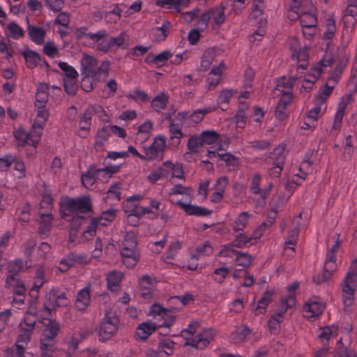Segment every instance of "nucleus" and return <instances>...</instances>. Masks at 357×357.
<instances>
[{"instance_id":"nucleus-6","label":"nucleus","mask_w":357,"mask_h":357,"mask_svg":"<svg viewBox=\"0 0 357 357\" xmlns=\"http://www.w3.org/2000/svg\"><path fill=\"white\" fill-rule=\"evenodd\" d=\"M198 327V322L192 321L189 324L188 328L183 333H188L190 335L189 337L185 336L186 345L192 346L198 349H203L213 340L215 333L212 328H206L197 333Z\"/></svg>"},{"instance_id":"nucleus-17","label":"nucleus","mask_w":357,"mask_h":357,"mask_svg":"<svg viewBox=\"0 0 357 357\" xmlns=\"http://www.w3.org/2000/svg\"><path fill=\"white\" fill-rule=\"evenodd\" d=\"M121 255L123 259V264L128 268L134 267L139 258L137 249V243L122 242Z\"/></svg>"},{"instance_id":"nucleus-3","label":"nucleus","mask_w":357,"mask_h":357,"mask_svg":"<svg viewBox=\"0 0 357 357\" xmlns=\"http://www.w3.org/2000/svg\"><path fill=\"white\" fill-rule=\"evenodd\" d=\"M61 217L66 221L70 222L76 218H83V214L91 211V204L88 197L77 198L65 197L60 201Z\"/></svg>"},{"instance_id":"nucleus-50","label":"nucleus","mask_w":357,"mask_h":357,"mask_svg":"<svg viewBox=\"0 0 357 357\" xmlns=\"http://www.w3.org/2000/svg\"><path fill=\"white\" fill-rule=\"evenodd\" d=\"M258 238H259L255 237V232L253 233V236L251 237H248L245 234H240L234 240L232 244L233 245L238 248L249 246L250 245L255 243L257 242V239Z\"/></svg>"},{"instance_id":"nucleus-22","label":"nucleus","mask_w":357,"mask_h":357,"mask_svg":"<svg viewBox=\"0 0 357 357\" xmlns=\"http://www.w3.org/2000/svg\"><path fill=\"white\" fill-rule=\"evenodd\" d=\"M36 130L32 127L29 132H26L25 130L22 128H19L14 131L13 135L18 146H24L25 145H31L33 147H36L40 139L35 142L34 137L36 134Z\"/></svg>"},{"instance_id":"nucleus-31","label":"nucleus","mask_w":357,"mask_h":357,"mask_svg":"<svg viewBox=\"0 0 357 357\" xmlns=\"http://www.w3.org/2000/svg\"><path fill=\"white\" fill-rule=\"evenodd\" d=\"M90 302L91 288L90 286H86L78 291L75 303V308L80 312H84L89 305Z\"/></svg>"},{"instance_id":"nucleus-52","label":"nucleus","mask_w":357,"mask_h":357,"mask_svg":"<svg viewBox=\"0 0 357 357\" xmlns=\"http://www.w3.org/2000/svg\"><path fill=\"white\" fill-rule=\"evenodd\" d=\"M217 155L219 156L222 160L225 162L227 165L234 167L237 164L236 159L230 153H219L217 151H208L207 157L208 158L211 159Z\"/></svg>"},{"instance_id":"nucleus-58","label":"nucleus","mask_w":357,"mask_h":357,"mask_svg":"<svg viewBox=\"0 0 357 357\" xmlns=\"http://www.w3.org/2000/svg\"><path fill=\"white\" fill-rule=\"evenodd\" d=\"M272 294L269 291H266L261 298L259 300L257 307L255 310V314H263L265 312L266 308L271 301Z\"/></svg>"},{"instance_id":"nucleus-39","label":"nucleus","mask_w":357,"mask_h":357,"mask_svg":"<svg viewBox=\"0 0 357 357\" xmlns=\"http://www.w3.org/2000/svg\"><path fill=\"white\" fill-rule=\"evenodd\" d=\"M24 266L23 260L21 259H17L13 261H11L8 263V275L6 278V282L11 283L15 282L16 280H18L17 275L20 271L22 269Z\"/></svg>"},{"instance_id":"nucleus-37","label":"nucleus","mask_w":357,"mask_h":357,"mask_svg":"<svg viewBox=\"0 0 357 357\" xmlns=\"http://www.w3.org/2000/svg\"><path fill=\"white\" fill-rule=\"evenodd\" d=\"M153 123L151 121H146L139 126L136 134V139L140 144L146 142L151 137Z\"/></svg>"},{"instance_id":"nucleus-27","label":"nucleus","mask_w":357,"mask_h":357,"mask_svg":"<svg viewBox=\"0 0 357 357\" xmlns=\"http://www.w3.org/2000/svg\"><path fill=\"white\" fill-rule=\"evenodd\" d=\"M225 69V65L222 62L212 68L206 80V87L208 90L214 89L219 84L222 74Z\"/></svg>"},{"instance_id":"nucleus-63","label":"nucleus","mask_w":357,"mask_h":357,"mask_svg":"<svg viewBox=\"0 0 357 357\" xmlns=\"http://www.w3.org/2000/svg\"><path fill=\"white\" fill-rule=\"evenodd\" d=\"M59 68L64 73L63 79H77L78 73L71 66L66 62L60 61L58 63Z\"/></svg>"},{"instance_id":"nucleus-25","label":"nucleus","mask_w":357,"mask_h":357,"mask_svg":"<svg viewBox=\"0 0 357 357\" xmlns=\"http://www.w3.org/2000/svg\"><path fill=\"white\" fill-rule=\"evenodd\" d=\"M261 176L258 174H254L250 181V192L254 195H259L264 200L269 195L273 184L269 183L266 186L261 188Z\"/></svg>"},{"instance_id":"nucleus-56","label":"nucleus","mask_w":357,"mask_h":357,"mask_svg":"<svg viewBox=\"0 0 357 357\" xmlns=\"http://www.w3.org/2000/svg\"><path fill=\"white\" fill-rule=\"evenodd\" d=\"M129 100H141L143 102H147L150 100L151 96H149L145 91L139 88H135L132 91L126 95Z\"/></svg>"},{"instance_id":"nucleus-46","label":"nucleus","mask_w":357,"mask_h":357,"mask_svg":"<svg viewBox=\"0 0 357 357\" xmlns=\"http://www.w3.org/2000/svg\"><path fill=\"white\" fill-rule=\"evenodd\" d=\"M162 357H167L173 354L176 344L169 338L161 339L158 344Z\"/></svg>"},{"instance_id":"nucleus-11","label":"nucleus","mask_w":357,"mask_h":357,"mask_svg":"<svg viewBox=\"0 0 357 357\" xmlns=\"http://www.w3.org/2000/svg\"><path fill=\"white\" fill-rule=\"evenodd\" d=\"M312 152L311 155H306L303 160L301 162L298 168L294 172L293 175L288 181V186L294 184L296 186L301 185L312 172V165L314 160L312 159Z\"/></svg>"},{"instance_id":"nucleus-44","label":"nucleus","mask_w":357,"mask_h":357,"mask_svg":"<svg viewBox=\"0 0 357 357\" xmlns=\"http://www.w3.org/2000/svg\"><path fill=\"white\" fill-rule=\"evenodd\" d=\"M168 101V95L162 92L151 100V106L155 112L159 113L167 107Z\"/></svg>"},{"instance_id":"nucleus-42","label":"nucleus","mask_w":357,"mask_h":357,"mask_svg":"<svg viewBox=\"0 0 357 357\" xmlns=\"http://www.w3.org/2000/svg\"><path fill=\"white\" fill-rule=\"evenodd\" d=\"M82 256L70 252L66 257L63 258L60 262L59 269L61 272H66L73 266L75 263L80 262Z\"/></svg>"},{"instance_id":"nucleus-1","label":"nucleus","mask_w":357,"mask_h":357,"mask_svg":"<svg viewBox=\"0 0 357 357\" xmlns=\"http://www.w3.org/2000/svg\"><path fill=\"white\" fill-rule=\"evenodd\" d=\"M294 1L295 4L291 6L289 17L299 20L303 36L310 39L316 33L317 24L315 7L310 0H303L301 2Z\"/></svg>"},{"instance_id":"nucleus-54","label":"nucleus","mask_w":357,"mask_h":357,"mask_svg":"<svg viewBox=\"0 0 357 357\" xmlns=\"http://www.w3.org/2000/svg\"><path fill=\"white\" fill-rule=\"evenodd\" d=\"M199 137L202 145H211L219 142V135L214 130L203 131L199 135Z\"/></svg>"},{"instance_id":"nucleus-19","label":"nucleus","mask_w":357,"mask_h":357,"mask_svg":"<svg viewBox=\"0 0 357 357\" xmlns=\"http://www.w3.org/2000/svg\"><path fill=\"white\" fill-rule=\"evenodd\" d=\"M336 268V258L333 257V252L326 253L324 271L321 273L314 275L313 281L317 284H321L328 281Z\"/></svg>"},{"instance_id":"nucleus-28","label":"nucleus","mask_w":357,"mask_h":357,"mask_svg":"<svg viewBox=\"0 0 357 357\" xmlns=\"http://www.w3.org/2000/svg\"><path fill=\"white\" fill-rule=\"evenodd\" d=\"M126 35V32L122 31L116 37H110L107 40L101 41L98 45V50L103 53H107L114 47H122V48H125L123 45L125 43Z\"/></svg>"},{"instance_id":"nucleus-16","label":"nucleus","mask_w":357,"mask_h":357,"mask_svg":"<svg viewBox=\"0 0 357 357\" xmlns=\"http://www.w3.org/2000/svg\"><path fill=\"white\" fill-rule=\"evenodd\" d=\"M119 320L115 315H106L101 322L98 336L101 342L110 339L118 331Z\"/></svg>"},{"instance_id":"nucleus-43","label":"nucleus","mask_w":357,"mask_h":357,"mask_svg":"<svg viewBox=\"0 0 357 357\" xmlns=\"http://www.w3.org/2000/svg\"><path fill=\"white\" fill-rule=\"evenodd\" d=\"M277 215V211L275 209H271L267 215L266 221H264L257 229L255 231V236L257 238H260L263 233L270 227L274 222Z\"/></svg>"},{"instance_id":"nucleus-21","label":"nucleus","mask_w":357,"mask_h":357,"mask_svg":"<svg viewBox=\"0 0 357 357\" xmlns=\"http://www.w3.org/2000/svg\"><path fill=\"white\" fill-rule=\"evenodd\" d=\"M157 282L156 278L153 275H144L139 279L140 294L144 299L152 298Z\"/></svg>"},{"instance_id":"nucleus-55","label":"nucleus","mask_w":357,"mask_h":357,"mask_svg":"<svg viewBox=\"0 0 357 357\" xmlns=\"http://www.w3.org/2000/svg\"><path fill=\"white\" fill-rule=\"evenodd\" d=\"M333 357H357V355L352 349L343 346L342 340L340 339L337 342V348Z\"/></svg>"},{"instance_id":"nucleus-30","label":"nucleus","mask_w":357,"mask_h":357,"mask_svg":"<svg viewBox=\"0 0 357 357\" xmlns=\"http://www.w3.org/2000/svg\"><path fill=\"white\" fill-rule=\"evenodd\" d=\"M286 157V145L279 144L266 158V162L270 165H284Z\"/></svg>"},{"instance_id":"nucleus-47","label":"nucleus","mask_w":357,"mask_h":357,"mask_svg":"<svg viewBox=\"0 0 357 357\" xmlns=\"http://www.w3.org/2000/svg\"><path fill=\"white\" fill-rule=\"evenodd\" d=\"M23 332L19 335L17 342L15 345V354L17 357H24V346L20 344V342L27 344L31 337V331H22Z\"/></svg>"},{"instance_id":"nucleus-51","label":"nucleus","mask_w":357,"mask_h":357,"mask_svg":"<svg viewBox=\"0 0 357 357\" xmlns=\"http://www.w3.org/2000/svg\"><path fill=\"white\" fill-rule=\"evenodd\" d=\"M172 24L169 21H164L161 26L155 27L153 30V35L157 41H162L169 33Z\"/></svg>"},{"instance_id":"nucleus-45","label":"nucleus","mask_w":357,"mask_h":357,"mask_svg":"<svg viewBox=\"0 0 357 357\" xmlns=\"http://www.w3.org/2000/svg\"><path fill=\"white\" fill-rule=\"evenodd\" d=\"M337 31L335 22L333 15H330L326 20L325 30L323 33L322 38L326 40H332Z\"/></svg>"},{"instance_id":"nucleus-24","label":"nucleus","mask_w":357,"mask_h":357,"mask_svg":"<svg viewBox=\"0 0 357 357\" xmlns=\"http://www.w3.org/2000/svg\"><path fill=\"white\" fill-rule=\"evenodd\" d=\"M37 109V114L35 118L32 128L36 130L34 140L36 142L41 138L43 127L49 117V112L45 109V106H35Z\"/></svg>"},{"instance_id":"nucleus-12","label":"nucleus","mask_w":357,"mask_h":357,"mask_svg":"<svg viewBox=\"0 0 357 357\" xmlns=\"http://www.w3.org/2000/svg\"><path fill=\"white\" fill-rule=\"evenodd\" d=\"M166 148V138L157 135L149 146H143L144 160H161Z\"/></svg>"},{"instance_id":"nucleus-33","label":"nucleus","mask_w":357,"mask_h":357,"mask_svg":"<svg viewBox=\"0 0 357 357\" xmlns=\"http://www.w3.org/2000/svg\"><path fill=\"white\" fill-rule=\"evenodd\" d=\"M308 49L305 47L301 50L291 54V59L297 61L298 66L296 68L297 73H303L308 66Z\"/></svg>"},{"instance_id":"nucleus-18","label":"nucleus","mask_w":357,"mask_h":357,"mask_svg":"<svg viewBox=\"0 0 357 357\" xmlns=\"http://www.w3.org/2000/svg\"><path fill=\"white\" fill-rule=\"evenodd\" d=\"M352 100V94H347L343 96L338 104L337 111L334 117L333 126L330 130V135L336 136L342 126V121L345 114L347 105Z\"/></svg>"},{"instance_id":"nucleus-7","label":"nucleus","mask_w":357,"mask_h":357,"mask_svg":"<svg viewBox=\"0 0 357 357\" xmlns=\"http://www.w3.org/2000/svg\"><path fill=\"white\" fill-rule=\"evenodd\" d=\"M68 303L69 299L64 291L60 290L58 288H52L45 294L41 311L44 312L45 315L49 317L52 315V312L55 311L57 307H66Z\"/></svg>"},{"instance_id":"nucleus-29","label":"nucleus","mask_w":357,"mask_h":357,"mask_svg":"<svg viewBox=\"0 0 357 357\" xmlns=\"http://www.w3.org/2000/svg\"><path fill=\"white\" fill-rule=\"evenodd\" d=\"M183 125V124H181L179 121L175 123L173 120H169V130L170 132V139L169 145L174 149L178 147L181 144V140L184 136L181 131V127Z\"/></svg>"},{"instance_id":"nucleus-32","label":"nucleus","mask_w":357,"mask_h":357,"mask_svg":"<svg viewBox=\"0 0 357 357\" xmlns=\"http://www.w3.org/2000/svg\"><path fill=\"white\" fill-rule=\"evenodd\" d=\"M44 324L45 328L43 332V337L41 340H46L47 342H53V340L57 335L59 331V322L47 318L45 319Z\"/></svg>"},{"instance_id":"nucleus-10","label":"nucleus","mask_w":357,"mask_h":357,"mask_svg":"<svg viewBox=\"0 0 357 357\" xmlns=\"http://www.w3.org/2000/svg\"><path fill=\"white\" fill-rule=\"evenodd\" d=\"M116 215V210L111 208L102 211L99 217L93 218L83 233L84 238L86 240L91 238L96 234L100 226L107 225L114 220Z\"/></svg>"},{"instance_id":"nucleus-36","label":"nucleus","mask_w":357,"mask_h":357,"mask_svg":"<svg viewBox=\"0 0 357 357\" xmlns=\"http://www.w3.org/2000/svg\"><path fill=\"white\" fill-rule=\"evenodd\" d=\"M142 197L140 195H134L127 199L126 204L124 206L126 213H130L139 220L144 216L142 206H138L136 201H139Z\"/></svg>"},{"instance_id":"nucleus-4","label":"nucleus","mask_w":357,"mask_h":357,"mask_svg":"<svg viewBox=\"0 0 357 357\" xmlns=\"http://www.w3.org/2000/svg\"><path fill=\"white\" fill-rule=\"evenodd\" d=\"M80 63L81 73L84 78L99 81L109 75L110 62L108 60L102 61L98 66V61L94 56L84 54Z\"/></svg>"},{"instance_id":"nucleus-60","label":"nucleus","mask_w":357,"mask_h":357,"mask_svg":"<svg viewBox=\"0 0 357 357\" xmlns=\"http://www.w3.org/2000/svg\"><path fill=\"white\" fill-rule=\"evenodd\" d=\"M215 56V52L214 49H208L206 50L202 58L200 68L203 71H206L210 65L212 63L214 58Z\"/></svg>"},{"instance_id":"nucleus-2","label":"nucleus","mask_w":357,"mask_h":357,"mask_svg":"<svg viewBox=\"0 0 357 357\" xmlns=\"http://www.w3.org/2000/svg\"><path fill=\"white\" fill-rule=\"evenodd\" d=\"M150 314L158 322L148 321L139 324L136 335L140 340L147 339L157 328H169L175 321V316L172 312L158 304H153L151 307Z\"/></svg>"},{"instance_id":"nucleus-35","label":"nucleus","mask_w":357,"mask_h":357,"mask_svg":"<svg viewBox=\"0 0 357 357\" xmlns=\"http://www.w3.org/2000/svg\"><path fill=\"white\" fill-rule=\"evenodd\" d=\"M176 204L189 215L204 217L211 215V211L209 209L202 206L185 204L181 200L177 201Z\"/></svg>"},{"instance_id":"nucleus-62","label":"nucleus","mask_w":357,"mask_h":357,"mask_svg":"<svg viewBox=\"0 0 357 357\" xmlns=\"http://www.w3.org/2000/svg\"><path fill=\"white\" fill-rule=\"evenodd\" d=\"M87 334L88 332L86 331L73 334L68 342L69 350L75 351L78 348L79 343L86 337Z\"/></svg>"},{"instance_id":"nucleus-26","label":"nucleus","mask_w":357,"mask_h":357,"mask_svg":"<svg viewBox=\"0 0 357 357\" xmlns=\"http://www.w3.org/2000/svg\"><path fill=\"white\" fill-rule=\"evenodd\" d=\"M298 287V284L296 282L291 284L287 287V295L281 298L279 304L281 309L279 314L280 316H281L283 312H286L287 309L291 308L296 305V300L295 291Z\"/></svg>"},{"instance_id":"nucleus-41","label":"nucleus","mask_w":357,"mask_h":357,"mask_svg":"<svg viewBox=\"0 0 357 357\" xmlns=\"http://www.w3.org/2000/svg\"><path fill=\"white\" fill-rule=\"evenodd\" d=\"M213 251V247L208 242H205L203 245H199L194 251L190 253V259L192 260H198L202 257H208L212 255Z\"/></svg>"},{"instance_id":"nucleus-48","label":"nucleus","mask_w":357,"mask_h":357,"mask_svg":"<svg viewBox=\"0 0 357 357\" xmlns=\"http://www.w3.org/2000/svg\"><path fill=\"white\" fill-rule=\"evenodd\" d=\"M252 214L247 211L241 212L234 222L233 229L236 232L243 231Z\"/></svg>"},{"instance_id":"nucleus-64","label":"nucleus","mask_w":357,"mask_h":357,"mask_svg":"<svg viewBox=\"0 0 357 357\" xmlns=\"http://www.w3.org/2000/svg\"><path fill=\"white\" fill-rule=\"evenodd\" d=\"M53 199L51 195L45 192L42 195V199L40 202V211L43 212H50L52 208Z\"/></svg>"},{"instance_id":"nucleus-34","label":"nucleus","mask_w":357,"mask_h":357,"mask_svg":"<svg viewBox=\"0 0 357 357\" xmlns=\"http://www.w3.org/2000/svg\"><path fill=\"white\" fill-rule=\"evenodd\" d=\"M91 169H93V176H95L96 180L105 183L119 171V167L107 165L103 168L96 169L95 167H91Z\"/></svg>"},{"instance_id":"nucleus-38","label":"nucleus","mask_w":357,"mask_h":357,"mask_svg":"<svg viewBox=\"0 0 357 357\" xmlns=\"http://www.w3.org/2000/svg\"><path fill=\"white\" fill-rule=\"evenodd\" d=\"M27 31L30 39L35 44L40 45L45 43L46 31L43 28L29 24Z\"/></svg>"},{"instance_id":"nucleus-15","label":"nucleus","mask_w":357,"mask_h":357,"mask_svg":"<svg viewBox=\"0 0 357 357\" xmlns=\"http://www.w3.org/2000/svg\"><path fill=\"white\" fill-rule=\"evenodd\" d=\"M45 283V273L43 267H38L35 271V276L33 280V285L30 289L29 296L31 298L30 301V310H34L35 313L39 312L38 307V291Z\"/></svg>"},{"instance_id":"nucleus-57","label":"nucleus","mask_w":357,"mask_h":357,"mask_svg":"<svg viewBox=\"0 0 357 357\" xmlns=\"http://www.w3.org/2000/svg\"><path fill=\"white\" fill-rule=\"evenodd\" d=\"M281 311L280 306H278V311L275 314L271 316L270 319L268 321V327L272 333H277L278 328L280 322L281 321L283 315L285 312H283L281 316L279 315L280 312Z\"/></svg>"},{"instance_id":"nucleus-20","label":"nucleus","mask_w":357,"mask_h":357,"mask_svg":"<svg viewBox=\"0 0 357 357\" xmlns=\"http://www.w3.org/2000/svg\"><path fill=\"white\" fill-rule=\"evenodd\" d=\"M342 72V67L336 68L335 69L333 75L328 79L324 87L321 89L320 92L316 98L317 100H322L324 102H326V100L331 94L335 85L337 83L340 79V75Z\"/></svg>"},{"instance_id":"nucleus-59","label":"nucleus","mask_w":357,"mask_h":357,"mask_svg":"<svg viewBox=\"0 0 357 357\" xmlns=\"http://www.w3.org/2000/svg\"><path fill=\"white\" fill-rule=\"evenodd\" d=\"M7 29L9 32V36L14 40H18L24 35V29L15 22H10L7 25Z\"/></svg>"},{"instance_id":"nucleus-14","label":"nucleus","mask_w":357,"mask_h":357,"mask_svg":"<svg viewBox=\"0 0 357 357\" xmlns=\"http://www.w3.org/2000/svg\"><path fill=\"white\" fill-rule=\"evenodd\" d=\"M298 77L291 76L287 77L282 76L276 81V85L273 90V95L282 98L284 101L293 100V88Z\"/></svg>"},{"instance_id":"nucleus-5","label":"nucleus","mask_w":357,"mask_h":357,"mask_svg":"<svg viewBox=\"0 0 357 357\" xmlns=\"http://www.w3.org/2000/svg\"><path fill=\"white\" fill-rule=\"evenodd\" d=\"M357 287V259L351 261L349 271L341 284L342 298L345 312H351L354 301V293Z\"/></svg>"},{"instance_id":"nucleus-40","label":"nucleus","mask_w":357,"mask_h":357,"mask_svg":"<svg viewBox=\"0 0 357 357\" xmlns=\"http://www.w3.org/2000/svg\"><path fill=\"white\" fill-rule=\"evenodd\" d=\"M123 274L119 271H112L107 273V287L111 291H116L121 287V282L123 280Z\"/></svg>"},{"instance_id":"nucleus-8","label":"nucleus","mask_w":357,"mask_h":357,"mask_svg":"<svg viewBox=\"0 0 357 357\" xmlns=\"http://www.w3.org/2000/svg\"><path fill=\"white\" fill-rule=\"evenodd\" d=\"M225 9V6L222 3L208 9L201 15L198 24L205 28L208 26L210 20H212V27L213 29L220 28L226 20Z\"/></svg>"},{"instance_id":"nucleus-49","label":"nucleus","mask_w":357,"mask_h":357,"mask_svg":"<svg viewBox=\"0 0 357 357\" xmlns=\"http://www.w3.org/2000/svg\"><path fill=\"white\" fill-rule=\"evenodd\" d=\"M23 56L25 59L26 66L29 68H33L38 66L41 61V57L37 52L27 50L23 52Z\"/></svg>"},{"instance_id":"nucleus-53","label":"nucleus","mask_w":357,"mask_h":357,"mask_svg":"<svg viewBox=\"0 0 357 357\" xmlns=\"http://www.w3.org/2000/svg\"><path fill=\"white\" fill-rule=\"evenodd\" d=\"M40 216V230L42 233H46L49 231L52 225L53 218L50 212L39 211Z\"/></svg>"},{"instance_id":"nucleus-13","label":"nucleus","mask_w":357,"mask_h":357,"mask_svg":"<svg viewBox=\"0 0 357 357\" xmlns=\"http://www.w3.org/2000/svg\"><path fill=\"white\" fill-rule=\"evenodd\" d=\"M215 109V107H206L202 109H197L192 112L189 111L181 112L176 115L175 120L179 121L181 124L187 123L189 126H195L201 122L205 115Z\"/></svg>"},{"instance_id":"nucleus-61","label":"nucleus","mask_w":357,"mask_h":357,"mask_svg":"<svg viewBox=\"0 0 357 357\" xmlns=\"http://www.w3.org/2000/svg\"><path fill=\"white\" fill-rule=\"evenodd\" d=\"M293 100L284 101L282 98H280L275 107V114L279 120H283L287 116V107L291 103Z\"/></svg>"},{"instance_id":"nucleus-23","label":"nucleus","mask_w":357,"mask_h":357,"mask_svg":"<svg viewBox=\"0 0 357 357\" xmlns=\"http://www.w3.org/2000/svg\"><path fill=\"white\" fill-rule=\"evenodd\" d=\"M324 308V304L318 298H311L303 307V316L307 319L315 318L322 313Z\"/></svg>"},{"instance_id":"nucleus-9","label":"nucleus","mask_w":357,"mask_h":357,"mask_svg":"<svg viewBox=\"0 0 357 357\" xmlns=\"http://www.w3.org/2000/svg\"><path fill=\"white\" fill-rule=\"evenodd\" d=\"M333 62V58L329 54H325L321 60L317 62L312 68L310 74L307 75L303 80V83L301 87V92L309 91L313 86L314 82L320 77L327 67L332 65Z\"/></svg>"}]
</instances>
